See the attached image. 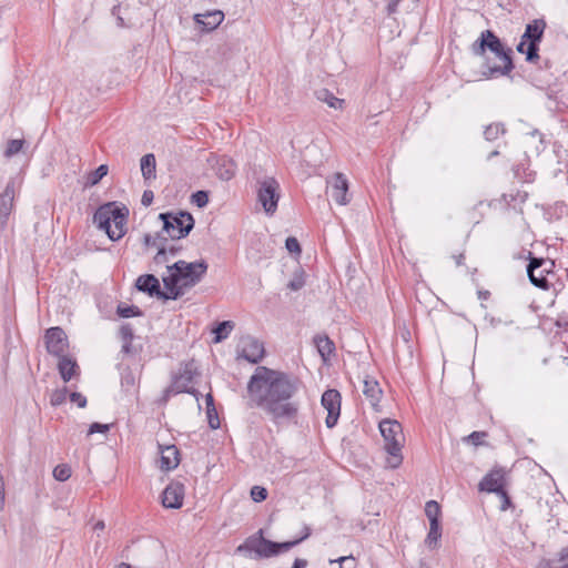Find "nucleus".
<instances>
[{
	"label": "nucleus",
	"instance_id": "nucleus-29",
	"mask_svg": "<svg viewBox=\"0 0 568 568\" xmlns=\"http://www.w3.org/2000/svg\"><path fill=\"white\" fill-rule=\"evenodd\" d=\"M537 568H568V547L558 552V558L545 560Z\"/></svg>",
	"mask_w": 568,
	"mask_h": 568
},
{
	"label": "nucleus",
	"instance_id": "nucleus-41",
	"mask_svg": "<svg viewBox=\"0 0 568 568\" xmlns=\"http://www.w3.org/2000/svg\"><path fill=\"white\" fill-rule=\"evenodd\" d=\"M305 285L304 272H296L293 278L288 282L287 287L291 291H300Z\"/></svg>",
	"mask_w": 568,
	"mask_h": 568
},
{
	"label": "nucleus",
	"instance_id": "nucleus-63",
	"mask_svg": "<svg viewBox=\"0 0 568 568\" xmlns=\"http://www.w3.org/2000/svg\"><path fill=\"white\" fill-rule=\"evenodd\" d=\"M498 155H499V151H498V150H494V151H491V152L488 154L487 160L489 161V160H491L493 158L498 156Z\"/></svg>",
	"mask_w": 568,
	"mask_h": 568
},
{
	"label": "nucleus",
	"instance_id": "nucleus-8",
	"mask_svg": "<svg viewBox=\"0 0 568 568\" xmlns=\"http://www.w3.org/2000/svg\"><path fill=\"white\" fill-rule=\"evenodd\" d=\"M527 275L534 286L544 291L549 290L551 282L548 280V276H555V261L537 257L529 253Z\"/></svg>",
	"mask_w": 568,
	"mask_h": 568
},
{
	"label": "nucleus",
	"instance_id": "nucleus-10",
	"mask_svg": "<svg viewBox=\"0 0 568 568\" xmlns=\"http://www.w3.org/2000/svg\"><path fill=\"white\" fill-rule=\"evenodd\" d=\"M21 183V179L10 178L4 190L0 193V232H3L8 226L9 217L14 209V197Z\"/></svg>",
	"mask_w": 568,
	"mask_h": 568
},
{
	"label": "nucleus",
	"instance_id": "nucleus-51",
	"mask_svg": "<svg viewBox=\"0 0 568 568\" xmlns=\"http://www.w3.org/2000/svg\"><path fill=\"white\" fill-rule=\"evenodd\" d=\"M70 400L77 404L80 408H84L87 406V398L81 393L72 392L70 394Z\"/></svg>",
	"mask_w": 568,
	"mask_h": 568
},
{
	"label": "nucleus",
	"instance_id": "nucleus-60",
	"mask_svg": "<svg viewBox=\"0 0 568 568\" xmlns=\"http://www.w3.org/2000/svg\"><path fill=\"white\" fill-rule=\"evenodd\" d=\"M104 528H105V524H104V521H102V520H99V521L94 525V527H93V529H94L95 531L103 530Z\"/></svg>",
	"mask_w": 568,
	"mask_h": 568
},
{
	"label": "nucleus",
	"instance_id": "nucleus-56",
	"mask_svg": "<svg viewBox=\"0 0 568 568\" xmlns=\"http://www.w3.org/2000/svg\"><path fill=\"white\" fill-rule=\"evenodd\" d=\"M515 175L518 178V179H521L524 182H532L535 180V175L536 173L535 172H529V173H525L524 176L520 175L519 173V168H517L515 170Z\"/></svg>",
	"mask_w": 568,
	"mask_h": 568
},
{
	"label": "nucleus",
	"instance_id": "nucleus-28",
	"mask_svg": "<svg viewBox=\"0 0 568 568\" xmlns=\"http://www.w3.org/2000/svg\"><path fill=\"white\" fill-rule=\"evenodd\" d=\"M155 156L152 153L145 154L141 158V172L144 180H151L155 178Z\"/></svg>",
	"mask_w": 568,
	"mask_h": 568
},
{
	"label": "nucleus",
	"instance_id": "nucleus-45",
	"mask_svg": "<svg viewBox=\"0 0 568 568\" xmlns=\"http://www.w3.org/2000/svg\"><path fill=\"white\" fill-rule=\"evenodd\" d=\"M285 247L291 254L300 255L302 252L300 242L294 236H288L285 241Z\"/></svg>",
	"mask_w": 568,
	"mask_h": 568
},
{
	"label": "nucleus",
	"instance_id": "nucleus-42",
	"mask_svg": "<svg viewBox=\"0 0 568 568\" xmlns=\"http://www.w3.org/2000/svg\"><path fill=\"white\" fill-rule=\"evenodd\" d=\"M192 202L197 207H204L209 203V192L207 191H196L192 194Z\"/></svg>",
	"mask_w": 568,
	"mask_h": 568
},
{
	"label": "nucleus",
	"instance_id": "nucleus-7",
	"mask_svg": "<svg viewBox=\"0 0 568 568\" xmlns=\"http://www.w3.org/2000/svg\"><path fill=\"white\" fill-rule=\"evenodd\" d=\"M159 219L163 222L162 232L172 240L186 237L194 227V219L186 211L160 213Z\"/></svg>",
	"mask_w": 568,
	"mask_h": 568
},
{
	"label": "nucleus",
	"instance_id": "nucleus-30",
	"mask_svg": "<svg viewBox=\"0 0 568 568\" xmlns=\"http://www.w3.org/2000/svg\"><path fill=\"white\" fill-rule=\"evenodd\" d=\"M507 130L503 122L488 124L484 130V138L488 142L496 141L500 135L506 134Z\"/></svg>",
	"mask_w": 568,
	"mask_h": 568
},
{
	"label": "nucleus",
	"instance_id": "nucleus-16",
	"mask_svg": "<svg viewBox=\"0 0 568 568\" xmlns=\"http://www.w3.org/2000/svg\"><path fill=\"white\" fill-rule=\"evenodd\" d=\"M185 487L181 481L172 480L162 493V505L165 508L179 509L183 505Z\"/></svg>",
	"mask_w": 568,
	"mask_h": 568
},
{
	"label": "nucleus",
	"instance_id": "nucleus-23",
	"mask_svg": "<svg viewBox=\"0 0 568 568\" xmlns=\"http://www.w3.org/2000/svg\"><path fill=\"white\" fill-rule=\"evenodd\" d=\"M160 468L162 470L175 469L180 464V452L175 445L160 446Z\"/></svg>",
	"mask_w": 568,
	"mask_h": 568
},
{
	"label": "nucleus",
	"instance_id": "nucleus-25",
	"mask_svg": "<svg viewBox=\"0 0 568 568\" xmlns=\"http://www.w3.org/2000/svg\"><path fill=\"white\" fill-rule=\"evenodd\" d=\"M58 371L61 378L69 382L79 373V366L74 359L63 355L59 356Z\"/></svg>",
	"mask_w": 568,
	"mask_h": 568
},
{
	"label": "nucleus",
	"instance_id": "nucleus-50",
	"mask_svg": "<svg viewBox=\"0 0 568 568\" xmlns=\"http://www.w3.org/2000/svg\"><path fill=\"white\" fill-rule=\"evenodd\" d=\"M110 429V425L108 424H101V423H92L89 427L88 435H92L95 433L105 434Z\"/></svg>",
	"mask_w": 568,
	"mask_h": 568
},
{
	"label": "nucleus",
	"instance_id": "nucleus-36",
	"mask_svg": "<svg viewBox=\"0 0 568 568\" xmlns=\"http://www.w3.org/2000/svg\"><path fill=\"white\" fill-rule=\"evenodd\" d=\"M425 513L429 519V523H433L434 520L439 521L440 507L437 501H435V500L427 501L426 506H425Z\"/></svg>",
	"mask_w": 568,
	"mask_h": 568
},
{
	"label": "nucleus",
	"instance_id": "nucleus-11",
	"mask_svg": "<svg viewBox=\"0 0 568 568\" xmlns=\"http://www.w3.org/2000/svg\"><path fill=\"white\" fill-rule=\"evenodd\" d=\"M257 199L267 214H273L280 200V184L274 178H266L260 183Z\"/></svg>",
	"mask_w": 568,
	"mask_h": 568
},
{
	"label": "nucleus",
	"instance_id": "nucleus-35",
	"mask_svg": "<svg viewBox=\"0 0 568 568\" xmlns=\"http://www.w3.org/2000/svg\"><path fill=\"white\" fill-rule=\"evenodd\" d=\"M116 314L122 318L141 316L142 311L135 305L120 303L116 307Z\"/></svg>",
	"mask_w": 568,
	"mask_h": 568
},
{
	"label": "nucleus",
	"instance_id": "nucleus-31",
	"mask_svg": "<svg viewBox=\"0 0 568 568\" xmlns=\"http://www.w3.org/2000/svg\"><path fill=\"white\" fill-rule=\"evenodd\" d=\"M316 98L320 101L327 103L331 108L339 109L344 103V100L336 98L329 90L320 89L315 92Z\"/></svg>",
	"mask_w": 568,
	"mask_h": 568
},
{
	"label": "nucleus",
	"instance_id": "nucleus-61",
	"mask_svg": "<svg viewBox=\"0 0 568 568\" xmlns=\"http://www.w3.org/2000/svg\"><path fill=\"white\" fill-rule=\"evenodd\" d=\"M180 248L175 246L168 247V255L175 256L179 253Z\"/></svg>",
	"mask_w": 568,
	"mask_h": 568
},
{
	"label": "nucleus",
	"instance_id": "nucleus-24",
	"mask_svg": "<svg viewBox=\"0 0 568 568\" xmlns=\"http://www.w3.org/2000/svg\"><path fill=\"white\" fill-rule=\"evenodd\" d=\"M194 20L197 24L202 26L205 31L216 29L224 20V13L220 10L207 12L206 14H196Z\"/></svg>",
	"mask_w": 568,
	"mask_h": 568
},
{
	"label": "nucleus",
	"instance_id": "nucleus-19",
	"mask_svg": "<svg viewBox=\"0 0 568 568\" xmlns=\"http://www.w3.org/2000/svg\"><path fill=\"white\" fill-rule=\"evenodd\" d=\"M505 488V471L500 467L493 468L484 478L479 481L478 489L487 493H504Z\"/></svg>",
	"mask_w": 568,
	"mask_h": 568
},
{
	"label": "nucleus",
	"instance_id": "nucleus-48",
	"mask_svg": "<svg viewBox=\"0 0 568 568\" xmlns=\"http://www.w3.org/2000/svg\"><path fill=\"white\" fill-rule=\"evenodd\" d=\"M119 335L122 341H133L134 334L131 324H123L120 327Z\"/></svg>",
	"mask_w": 568,
	"mask_h": 568
},
{
	"label": "nucleus",
	"instance_id": "nucleus-17",
	"mask_svg": "<svg viewBox=\"0 0 568 568\" xmlns=\"http://www.w3.org/2000/svg\"><path fill=\"white\" fill-rule=\"evenodd\" d=\"M169 275L163 277V285L165 291L161 290L160 300L169 301V300H178L182 297L186 293V288L181 283L176 271L168 270Z\"/></svg>",
	"mask_w": 568,
	"mask_h": 568
},
{
	"label": "nucleus",
	"instance_id": "nucleus-37",
	"mask_svg": "<svg viewBox=\"0 0 568 568\" xmlns=\"http://www.w3.org/2000/svg\"><path fill=\"white\" fill-rule=\"evenodd\" d=\"M168 241H162V244L158 247V253L155 254L153 262L155 265H163L169 262V255H168V247H166Z\"/></svg>",
	"mask_w": 568,
	"mask_h": 568
},
{
	"label": "nucleus",
	"instance_id": "nucleus-12",
	"mask_svg": "<svg viewBox=\"0 0 568 568\" xmlns=\"http://www.w3.org/2000/svg\"><path fill=\"white\" fill-rule=\"evenodd\" d=\"M195 375H197L196 367L193 362L185 363L181 368L180 373L175 375L169 386V392L175 393H187L195 395L197 390L191 387Z\"/></svg>",
	"mask_w": 568,
	"mask_h": 568
},
{
	"label": "nucleus",
	"instance_id": "nucleus-26",
	"mask_svg": "<svg viewBox=\"0 0 568 568\" xmlns=\"http://www.w3.org/2000/svg\"><path fill=\"white\" fill-rule=\"evenodd\" d=\"M314 343L323 361H327L331 354L335 351V345L327 335H316L314 337Z\"/></svg>",
	"mask_w": 568,
	"mask_h": 568
},
{
	"label": "nucleus",
	"instance_id": "nucleus-15",
	"mask_svg": "<svg viewBox=\"0 0 568 568\" xmlns=\"http://www.w3.org/2000/svg\"><path fill=\"white\" fill-rule=\"evenodd\" d=\"M327 194L339 205H346L348 199V181L343 173H335L327 182Z\"/></svg>",
	"mask_w": 568,
	"mask_h": 568
},
{
	"label": "nucleus",
	"instance_id": "nucleus-20",
	"mask_svg": "<svg viewBox=\"0 0 568 568\" xmlns=\"http://www.w3.org/2000/svg\"><path fill=\"white\" fill-rule=\"evenodd\" d=\"M209 162L220 180L230 181L235 175L236 166L230 158L211 156Z\"/></svg>",
	"mask_w": 568,
	"mask_h": 568
},
{
	"label": "nucleus",
	"instance_id": "nucleus-58",
	"mask_svg": "<svg viewBox=\"0 0 568 568\" xmlns=\"http://www.w3.org/2000/svg\"><path fill=\"white\" fill-rule=\"evenodd\" d=\"M452 258L455 261L457 266H460L464 264L465 255L464 253L453 254Z\"/></svg>",
	"mask_w": 568,
	"mask_h": 568
},
{
	"label": "nucleus",
	"instance_id": "nucleus-43",
	"mask_svg": "<svg viewBox=\"0 0 568 568\" xmlns=\"http://www.w3.org/2000/svg\"><path fill=\"white\" fill-rule=\"evenodd\" d=\"M487 437L486 432H473L468 436L464 438L465 442L471 444L474 446H479L483 444L484 438Z\"/></svg>",
	"mask_w": 568,
	"mask_h": 568
},
{
	"label": "nucleus",
	"instance_id": "nucleus-46",
	"mask_svg": "<svg viewBox=\"0 0 568 568\" xmlns=\"http://www.w3.org/2000/svg\"><path fill=\"white\" fill-rule=\"evenodd\" d=\"M251 497L254 501L261 503L267 498V490L261 486H253L251 489Z\"/></svg>",
	"mask_w": 568,
	"mask_h": 568
},
{
	"label": "nucleus",
	"instance_id": "nucleus-4",
	"mask_svg": "<svg viewBox=\"0 0 568 568\" xmlns=\"http://www.w3.org/2000/svg\"><path fill=\"white\" fill-rule=\"evenodd\" d=\"M310 535L311 528L305 527V534L302 537L294 540L276 542L264 538L263 530L260 529L256 534L248 537L243 545H240L237 547V551L247 549L250 551L255 552L256 557L258 558H271L291 550L292 548L301 544L303 540L308 538Z\"/></svg>",
	"mask_w": 568,
	"mask_h": 568
},
{
	"label": "nucleus",
	"instance_id": "nucleus-27",
	"mask_svg": "<svg viewBox=\"0 0 568 568\" xmlns=\"http://www.w3.org/2000/svg\"><path fill=\"white\" fill-rule=\"evenodd\" d=\"M234 327L235 323L233 321H223L216 323V325L212 328V333L214 334L213 343L216 344L226 339Z\"/></svg>",
	"mask_w": 568,
	"mask_h": 568
},
{
	"label": "nucleus",
	"instance_id": "nucleus-1",
	"mask_svg": "<svg viewBox=\"0 0 568 568\" xmlns=\"http://www.w3.org/2000/svg\"><path fill=\"white\" fill-rule=\"evenodd\" d=\"M301 381L285 372L257 366L247 384V392L255 405L261 407L271 420L281 425L294 422L300 412L295 399Z\"/></svg>",
	"mask_w": 568,
	"mask_h": 568
},
{
	"label": "nucleus",
	"instance_id": "nucleus-14",
	"mask_svg": "<svg viewBox=\"0 0 568 568\" xmlns=\"http://www.w3.org/2000/svg\"><path fill=\"white\" fill-rule=\"evenodd\" d=\"M45 348L53 356H63L64 351L69 346L68 337L64 331L59 327H50L44 334Z\"/></svg>",
	"mask_w": 568,
	"mask_h": 568
},
{
	"label": "nucleus",
	"instance_id": "nucleus-22",
	"mask_svg": "<svg viewBox=\"0 0 568 568\" xmlns=\"http://www.w3.org/2000/svg\"><path fill=\"white\" fill-rule=\"evenodd\" d=\"M363 394L369 400L371 405L377 408L383 396V389L374 377L365 375L363 379Z\"/></svg>",
	"mask_w": 568,
	"mask_h": 568
},
{
	"label": "nucleus",
	"instance_id": "nucleus-2",
	"mask_svg": "<svg viewBox=\"0 0 568 568\" xmlns=\"http://www.w3.org/2000/svg\"><path fill=\"white\" fill-rule=\"evenodd\" d=\"M473 55L481 58V74L486 79L508 75L515 68L513 49L506 47L499 37L489 29L470 45Z\"/></svg>",
	"mask_w": 568,
	"mask_h": 568
},
{
	"label": "nucleus",
	"instance_id": "nucleus-57",
	"mask_svg": "<svg viewBox=\"0 0 568 568\" xmlns=\"http://www.w3.org/2000/svg\"><path fill=\"white\" fill-rule=\"evenodd\" d=\"M307 560L302 558H296L291 568H306Z\"/></svg>",
	"mask_w": 568,
	"mask_h": 568
},
{
	"label": "nucleus",
	"instance_id": "nucleus-18",
	"mask_svg": "<svg viewBox=\"0 0 568 568\" xmlns=\"http://www.w3.org/2000/svg\"><path fill=\"white\" fill-rule=\"evenodd\" d=\"M241 353L240 356L252 364H257L262 361L265 354L264 345L252 336L243 337L240 342Z\"/></svg>",
	"mask_w": 568,
	"mask_h": 568
},
{
	"label": "nucleus",
	"instance_id": "nucleus-47",
	"mask_svg": "<svg viewBox=\"0 0 568 568\" xmlns=\"http://www.w3.org/2000/svg\"><path fill=\"white\" fill-rule=\"evenodd\" d=\"M331 564L338 562L339 568H355L356 562L353 556H343L338 559L329 560Z\"/></svg>",
	"mask_w": 568,
	"mask_h": 568
},
{
	"label": "nucleus",
	"instance_id": "nucleus-21",
	"mask_svg": "<svg viewBox=\"0 0 568 568\" xmlns=\"http://www.w3.org/2000/svg\"><path fill=\"white\" fill-rule=\"evenodd\" d=\"M135 287L151 297L160 300L161 285L159 278L153 274L140 275L135 282Z\"/></svg>",
	"mask_w": 568,
	"mask_h": 568
},
{
	"label": "nucleus",
	"instance_id": "nucleus-32",
	"mask_svg": "<svg viewBox=\"0 0 568 568\" xmlns=\"http://www.w3.org/2000/svg\"><path fill=\"white\" fill-rule=\"evenodd\" d=\"M108 171L109 168L106 164L99 165L94 171L88 174L85 185L93 186L98 184L108 174Z\"/></svg>",
	"mask_w": 568,
	"mask_h": 568
},
{
	"label": "nucleus",
	"instance_id": "nucleus-34",
	"mask_svg": "<svg viewBox=\"0 0 568 568\" xmlns=\"http://www.w3.org/2000/svg\"><path fill=\"white\" fill-rule=\"evenodd\" d=\"M136 377L135 374L129 367H125L121 372V386L125 392H130L135 387Z\"/></svg>",
	"mask_w": 568,
	"mask_h": 568
},
{
	"label": "nucleus",
	"instance_id": "nucleus-52",
	"mask_svg": "<svg viewBox=\"0 0 568 568\" xmlns=\"http://www.w3.org/2000/svg\"><path fill=\"white\" fill-rule=\"evenodd\" d=\"M122 7L121 4L114 6L112 8V14L116 18V24L120 28L129 27L128 23H125L124 19L121 16Z\"/></svg>",
	"mask_w": 568,
	"mask_h": 568
},
{
	"label": "nucleus",
	"instance_id": "nucleus-55",
	"mask_svg": "<svg viewBox=\"0 0 568 568\" xmlns=\"http://www.w3.org/2000/svg\"><path fill=\"white\" fill-rule=\"evenodd\" d=\"M498 495L503 498V503H501V507H500L501 510L508 509L511 506V499L508 496L507 491L504 489V493H499Z\"/></svg>",
	"mask_w": 568,
	"mask_h": 568
},
{
	"label": "nucleus",
	"instance_id": "nucleus-6",
	"mask_svg": "<svg viewBox=\"0 0 568 568\" xmlns=\"http://www.w3.org/2000/svg\"><path fill=\"white\" fill-rule=\"evenodd\" d=\"M546 29L544 19H535L526 24L524 34L516 49L526 55V61L534 63L539 59V44Z\"/></svg>",
	"mask_w": 568,
	"mask_h": 568
},
{
	"label": "nucleus",
	"instance_id": "nucleus-9",
	"mask_svg": "<svg viewBox=\"0 0 568 568\" xmlns=\"http://www.w3.org/2000/svg\"><path fill=\"white\" fill-rule=\"evenodd\" d=\"M166 267L168 270L176 271L186 291L200 283L207 271V264L203 260L191 263L180 260Z\"/></svg>",
	"mask_w": 568,
	"mask_h": 568
},
{
	"label": "nucleus",
	"instance_id": "nucleus-44",
	"mask_svg": "<svg viewBox=\"0 0 568 568\" xmlns=\"http://www.w3.org/2000/svg\"><path fill=\"white\" fill-rule=\"evenodd\" d=\"M206 416L211 429L220 428L221 423L215 407L206 409Z\"/></svg>",
	"mask_w": 568,
	"mask_h": 568
},
{
	"label": "nucleus",
	"instance_id": "nucleus-39",
	"mask_svg": "<svg viewBox=\"0 0 568 568\" xmlns=\"http://www.w3.org/2000/svg\"><path fill=\"white\" fill-rule=\"evenodd\" d=\"M24 144L23 140L13 139L8 142L7 149L4 151V155L7 158H11L19 153L22 150V146Z\"/></svg>",
	"mask_w": 568,
	"mask_h": 568
},
{
	"label": "nucleus",
	"instance_id": "nucleus-62",
	"mask_svg": "<svg viewBox=\"0 0 568 568\" xmlns=\"http://www.w3.org/2000/svg\"><path fill=\"white\" fill-rule=\"evenodd\" d=\"M176 394L178 393H175V392H169V387H166L165 390H164V394H163V399L168 400L171 395H176Z\"/></svg>",
	"mask_w": 568,
	"mask_h": 568
},
{
	"label": "nucleus",
	"instance_id": "nucleus-5",
	"mask_svg": "<svg viewBox=\"0 0 568 568\" xmlns=\"http://www.w3.org/2000/svg\"><path fill=\"white\" fill-rule=\"evenodd\" d=\"M379 430L384 438L385 450L392 456L390 467L396 468L402 464V448L405 442L400 423L384 419L379 423Z\"/></svg>",
	"mask_w": 568,
	"mask_h": 568
},
{
	"label": "nucleus",
	"instance_id": "nucleus-54",
	"mask_svg": "<svg viewBox=\"0 0 568 568\" xmlns=\"http://www.w3.org/2000/svg\"><path fill=\"white\" fill-rule=\"evenodd\" d=\"M153 199H154L153 192L151 190H145L142 194L141 203L144 206H149L153 202Z\"/></svg>",
	"mask_w": 568,
	"mask_h": 568
},
{
	"label": "nucleus",
	"instance_id": "nucleus-3",
	"mask_svg": "<svg viewBox=\"0 0 568 568\" xmlns=\"http://www.w3.org/2000/svg\"><path fill=\"white\" fill-rule=\"evenodd\" d=\"M129 210L116 202H108L99 206L93 215V223L104 231L111 241H119L126 232L125 225Z\"/></svg>",
	"mask_w": 568,
	"mask_h": 568
},
{
	"label": "nucleus",
	"instance_id": "nucleus-53",
	"mask_svg": "<svg viewBox=\"0 0 568 568\" xmlns=\"http://www.w3.org/2000/svg\"><path fill=\"white\" fill-rule=\"evenodd\" d=\"M121 353L125 355L136 354V349H134L132 346V341H122Z\"/></svg>",
	"mask_w": 568,
	"mask_h": 568
},
{
	"label": "nucleus",
	"instance_id": "nucleus-38",
	"mask_svg": "<svg viewBox=\"0 0 568 568\" xmlns=\"http://www.w3.org/2000/svg\"><path fill=\"white\" fill-rule=\"evenodd\" d=\"M70 476H71V468L65 464L58 465L53 469V477L58 481H65L70 478Z\"/></svg>",
	"mask_w": 568,
	"mask_h": 568
},
{
	"label": "nucleus",
	"instance_id": "nucleus-59",
	"mask_svg": "<svg viewBox=\"0 0 568 568\" xmlns=\"http://www.w3.org/2000/svg\"><path fill=\"white\" fill-rule=\"evenodd\" d=\"M205 402H206V409H209L211 407H215L214 398H213L212 394H206Z\"/></svg>",
	"mask_w": 568,
	"mask_h": 568
},
{
	"label": "nucleus",
	"instance_id": "nucleus-40",
	"mask_svg": "<svg viewBox=\"0 0 568 568\" xmlns=\"http://www.w3.org/2000/svg\"><path fill=\"white\" fill-rule=\"evenodd\" d=\"M162 241H168V237L163 236L162 233H156L154 236L151 234H144L143 236V243L145 246L150 247H159L160 244H162Z\"/></svg>",
	"mask_w": 568,
	"mask_h": 568
},
{
	"label": "nucleus",
	"instance_id": "nucleus-33",
	"mask_svg": "<svg viewBox=\"0 0 568 568\" xmlns=\"http://www.w3.org/2000/svg\"><path fill=\"white\" fill-rule=\"evenodd\" d=\"M440 537H442L440 523L435 521V520L433 523H429V531H428V535L425 540L426 544L428 545V547H430V548L435 547Z\"/></svg>",
	"mask_w": 568,
	"mask_h": 568
},
{
	"label": "nucleus",
	"instance_id": "nucleus-13",
	"mask_svg": "<svg viewBox=\"0 0 568 568\" xmlns=\"http://www.w3.org/2000/svg\"><path fill=\"white\" fill-rule=\"evenodd\" d=\"M322 406L327 410L325 424L327 428H333L341 415L342 396L337 389H327L322 395Z\"/></svg>",
	"mask_w": 568,
	"mask_h": 568
},
{
	"label": "nucleus",
	"instance_id": "nucleus-64",
	"mask_svg": "<svg viewBox=\"0 0 568 568\" xmlns=\"http://www.w3.org/2000/svg\"><path fill=\"white\" fill-rule=\"evenodd\" d=\"M418 568H430V566L425 560H420L418 564Z\"/></svg>",
	"mask_w": 568,
	"mask_h": 568
},
{
	"label": "nucleus",
	"instance_id": "nucleus-49",
	"mask_svg": "<svg viewBox=\"0 0 568 568\" xmlns=\"http://www.w3.org/2000/svg\"><path fill=\"white\" fill-rule=\"evenodd\" d=\"M67 398V389L55 390L51 396V405L59 406L65 402Z\"/></svg>",
	"mask_w": 568,
	"mask_h": 568
}]
</instances>
